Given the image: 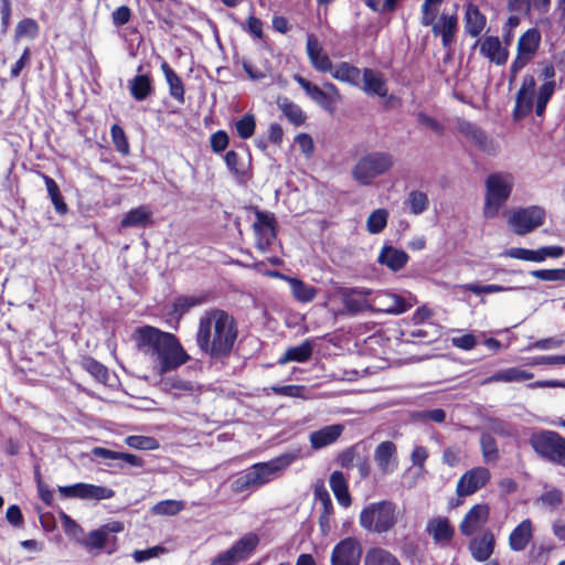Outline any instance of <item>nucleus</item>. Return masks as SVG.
Masks as SVG:
<instances>
[{
    "label": "nucleus",
    "mask_w": 565,
    "mask_h": 565,
    "mask_svg": "<svg viewBox=\"0 0 565 565\" xmlns=\"http://www.w3.org/2000/svg\"><path fill=\"white\" fill-rule=\"evenodd\" d=\"M278 107L292 125L300 126L305 122L306 115L300 106L288 98L279 99Z\"/></svg>",
    "instance_id": "obj_45"
},
{
    "label": "nucleus",
    "mask_w": 565,
    "mask_h": 565,
    "mask_svg": "<svg viewBox=\"0 0 565 565\" xmlns=\"http://www.w3.org/2000/svg\"><path fill=\"white\" fill-rule=\"evenodd\" d=\"M511 13L530 14L532 10L545 13L551 7V0H507Z\"/></svg>",
    "instance_id": "obj_37"
},
{
    "label": "nucleus",
    "mask_w": 565,
    "mask_h": 565,
    "mask_svg": "<svg viewBox=\"0 0 565 565\" xmlns=\"http://www.w3.org/2000/svg\"><path fill=\"white\" fill-rule=\"evenodd\" d=\"M131 18V10L127 6L117 8L111 14L113 24L117 28L128 23Z\"/></svg>",
    "instance_id": "obj_64"
},
{
    "label": "nucleus",
    "mask_w": 565,
    "mask_h": 565,
    "mask_svg": "<svg viewBox=\"0 0 565 565\" xmlns=\"http://www.w3.org/2000/svg\"><path fill=\"white\" fill-rule=\"evenodd\" d=\"M411 307L412 305L407 303L403 297L387 291L377 292L371 303V308L390 315H401Z\"/></svg>",
    "instance_id": "obj_21"
},
{
    "label": "nucleus",
    "mask_w": 565,
    "mask_h": 565,
    "mask_svg": "<svg viewBox=\"0 0 565 565\" xmlns=\"http://www.w3.org/2000/svg\"><path fill=\"white\" fill-rule=\"evenodd\" d=\"M315 498L321 504V513L319 515V526L322 534L327 535L331 530V520L333 516V504L329 492L324 487H317L315 489Z\"/></svg>",
    "instance_id": "obj_29"
},
{
    "label": "nucleus",
    "mask_w": 565,
    "mask_h": 565,
    "mask_svg": "<svg viewBox=\"0 0 565 565\" xmlns=\"http://www.w3.org/2000/svg\"><path fill=\"white\" fill-rule=\"evenodd\" d=\"M490 471L484 467H476L465 472L457 482L458 497H468L483 488L490 480Z\"/></svg>",
    "instance_id": "obj_17"
},
{
    "label": "nucleus",
    "mask_w": 565,
    "mask_h": 565,
    "mask_svg": "<svg viewBox=\"0 0 565 565\" xmlns=\"http://www.w3.org/2000/svg\"><path fill=\"white\" fill-rule=\"evenodd\" d=\"M536 96L535 78L532 75H525L515 95V105L513 109L514 120H521L527 117L533 109L535 110Z\"/></svg>",
    "instance_id": "obj_12"
},
{
    "label": "nucleus",
    "mask_w": 565,
    "mask_h": 565,
    "mask_svg": "<svg viewBox=\"0 0 565 565\" xmlns=\"http://www.w3.org/2000/svg\"><path fill=\"white\" fill-rule=\"evenodd\" d=\"M530 445L542 458L565 467V438L552 430H542L530 437Z\"/></svg>",
    "instance_id": "obj_7"
},
{
    "label": "nucleus",
    "mask_w": 565,
    "mask_h": 565,
    "mask_svg": "<svg viewBox=\"0 0 565 565\" xmlns=\"http://www.w3.org/2000/svg\"><path fill=\"white\" fill-rule=\"evenodd\" d=\"M344 425L333 424L324 426L309 434V443L312 449L319 450L334 444L343 434Z\"/></svg>",
    "instance_id": "obj_25"
},
{
    "label": "nucleus",
    "mask_w": 565,
    "mask_h": 565,
    "mask_svg": "<svg viewBox=\"0 0 565 565\" xmlns=\"http://www.w3.org/2000/svg\"><path fill=\"white\" fill-rule=\"evenodd\" d=\"M487 24V19L483 13L479 10V8L473 3H468L466 6L465 12V29L466 32L472 36H479L484 30Z\"/></svg>",
    "instance_id": "obj_33"
},
{
    "label": "nucleus",
    "mask_w": 565,
    "mask_h": 565,
    "mask_svg": "<svg viewBox=\"0 0 565 565\" xmlns=\"http://www.w3.org/2000/svg\"><path fill=\"white\" fill-rule=\"evenodd\" d=\"M533 379V373L527 372L525 370L519 367H509L504 370H500L492 374L489 377H486L481 381V385H489L492 383H512V382H523Z\"/></svg>",
    "instance_id": "obj_32"
},
{
    "label": "nucleus",
    "mask_w": 565,
    "mask_h": 565,
    "mask_svg": "<svg viewBox=\"0 0 565 565\" xmlns=\"http://www.w3.org/2000/svg\"><path fill=\"white\" fill-rule=\"evenodd\" d=\"M533 539V525L530 519L523 520L509 536V546L514 552L526 548Z\"/></svg>",
    "instance_id": "obj_30"
},
{
    "label": "nucleus",
    "mask_w": 565,
    "mask_h": 565,
    "mask_svg": "<svg viewBox=\"0 0 565 565\" xmlns=\"http://www.w3.org/2000/svg\"><path fill=\"white\" fill-rule=\"evenodd\" d=\"M39 31L38 23L32 19L21 20L15 28V41L21 38L30 36L35 38Z\"/></svg>",
    "instance_id": "obj_55"
},
{
    "label": "nucleus",
    "mask_w": 565,
    "mask_h": 565,
    "mask_svg": "<svg viewBox=\"0 0 565 565\" xmlns=\"http://www.w3.org/2000/svg\"><path fill=\"white\" fill-rule=\"evenodd\" d=\"M434 35H440L444 47L451 46L458 30V17L455 8H444L438 20L430 24Z\"/></svg>",
    "instance_id": "obj_15"
},
{
    "label": "nucleus",
    "mask_w": 565,
    "mask_h": 565,
    "mask_svg": "<svg viewBox=\"0 0 565 565\" xmlns=\"http://www.w3.org/2000/svg\"><path fill=\"white\" fill-rule=\"evenodd\" d=\"M494 548V536L491 532H486L482 535L473 539L470 543L471 555L476 561H487Z\"/></svg>",
    "instance_id": "obj_36"
},
{
    "label": "nucleus",
    "mask_w": 565,
    "mask_h": 565,
    "mask_svg": "<svg viewBox=\"0 0 565 565\" xmlns=\"http://www.w3.org/2000/svg\"><path fill=\"white\" fill-rule=\"evenodd\" d=\"M132 338L139 352L149 359L153 371L159 375L178 369L190 359L174 334L158 328L139 327Z\"/></svg>",
    "instance_id": "obj_2"
},
{
    "label": "nucleus",
    "mask_w": 565,
    "mask_h": 565,
    "mask_svg": "<svg viewBox=\"0 0 565 565\" xmlns=\"http://www.w3.org/2000/svg\"><path fill=\"white\" fill-rule=\"evenodd\" d=\"M83 367L93 375L99 383H106L109 379V373L106 366L94 359H88L83 362Z\"/></svg>",
    "instance_id": "obj_54"
},
{
    "label": "nucleus",
    "mask_w": 565,
    "mask_h": 565,
    "mask_svg": "<svg viewBox=\"0 0 565 565\" xmlns=\"http://www.w3.org/2000/svg\"><path fill=\"white\" fill-rule=\"evenodd\" d=\"M110 134L116 149L124 154L128 153L129 143L124 129L118 125H113L110 128Z\"/></svg>",
    "instance_id": "obj_58"
},
{
    "label": "nucleus",
    "mask_w": 565,
    "mask_h": 565,
    "mask_svg": "<svg viewBox=\"0 0 565 565\" xmlns=\"http://www.w3.org/2000/svg\"><path fill=\"white\" fill-rule=\"evenodd\" d=\"M330 488L339 504L348 508L351 505V495L348 490V483L342 472L333 471L329 479Z\"/></svg>",
    "instance_id": "obj_40"
},
{
    "label": "nucleus",
    "mask_w": 565,
    "mask_h": 565,
    "mask_svg": "<svg viewBox=\"0 0 565 565\" xmlns=\"http://www.w3.org/2000/svg\"><path fill=\"white\" fill-rule=\"evenodd\" d=\"M489 507L487 504L473 505L460 523V531L463 535H471L488 521Z\"/></svg>",
    "instance_id": "obj_26"
},
{
    "label": "nucleus",
    "mask_w": 565,
    "mask_h": 565,
    "mask_svg": "<svg viewBox=\"0 0 565 565\" xmlns=\"http://www.w3.org/2000/svg\"><path fill=\"white\" fill-rule=\"evenodd\" d=\"M259 542L255 533H247L241 537L231 548L220 553L213 561L212 565H236L246 561L255 551Z\"/></svg>",
    "instance_id": "obj_10"
},
{
    "label": "nucleus",
    "mask_w": 565,
    "mask_h": 565,
    "mask_svg": "<svg viewBox=\"0 0 565 565\" xmlns=\"http://www.w3.org/2000/svg\"><path fill=\"white\" fill-rule=\"evenodd\" d=\"M167 550L160 545L149 547L147 550H136L132 553V557L136 563H142L150 558L158 557L159 555L166 553Z\"/></svg>",
    "instance_id": "obj_60"
},
{
    "label": "nucleus",
    "mask_w": 565,
    "mask_h": 565,
    "mask_svg": "<svg viewBox=\"0 0 565 565\" xmlns=\"http://www.w3.org/2000/svg\"><path fill=\"white\" fill-rule=\"evenodd\" d=\"M409 260L408 254L392 245H384L377 256V262L392 271L403 269Z\"/></svg>",
    "instance_id": "obj_28"
},
{
    "label": "nucleus",
    "mask_w": 565,
    "mask_h": 565,
    "mask_svg": "<svg viewBox=\"0 0 565 565\" xmlns=\"http://www.w3.org/2000/svg\"><path fill=\"white\" fill-rule=\"evenodd\" d=\"M457 130L481 151L488 154H495L499 151L498 143L493 139L489 138L477 125L466 120H460L457 124Z\"/></svg>",
    "instance_id": "obj_16"
},
{
    "label": "nucleus",
    "mask_w": 565,
    "mask_h": 565,
    "mask_svg": "<svg viewBox=\"0 0 565 565\" xmlns=\"http://www.w3.org/2000/svg\"><path fill=\"white\" fill-rule=\"evenodd\" d=\"M531 275L537 279L544 281H564L565 280V269L556 268V269H536L531 273Z\"/></svg>",
    "instance_id": "obj_56"
},
{
    "label": "nucleus",
    "mask_w": 565,
    "mask_h": 565,
    "mask_svg": "<svg viewBox=\"0 0 565 565\" xmlns=\"http://www.w3.org/2000/svg\"><path fill=\"white\" fill-rule=\"evenodd\" d=\"M205 302V298L201 296H184L175 299L173 303L174 312L183 316L191 308L200 306Z\"/></svg>",
    "instance_id": "obj_51"
},
{
    "label": "nucleus",
    "mask_w": 565,
    "mask_h": 565,
    "mask_svg": "<svg viewBox=\"0 0 565 565\" xmlns=\"http://www.w3.org/2000/svg\"><path fill=\"white\" fill-rule=\"evenodd\" d=\"M374 461L382 475H392L398 467L396 445L390 440L380 443L374 450Z\"/></svg>",
    "instance_id": "obj_20"
},
{
    "label": "nucleus",
    "mask_w": 565,
    "mask_h": 565,
    "mask_svg": "<svg viewBox=\"0 0 565 565\" xmlns=\"http://www.w3.org/2000/svg\"><path fill=\"white\" fill-rule=\"evenodd\" d=\"M184 509V503L178 500H163L158 502L152 512L159 515H174Z\"/></svg>",
    "instance_id": "obj_53"
},
{
    "label": "nucleus",
    "mask_w": 565,
    "mask_h": 565,
    "mask_svg": "<svg viewBox=\"0 0 565 565\" xmlns=\"http://www.w3.org/2000/svg\"><path fill=\"white\" fill-rule=\"evenodd\" d=\"M444 0H424L422 4L420 23L424 26H429L437 18Z\"/></svg>",
    "instance_id": "obj_50"
},
{
    "label": "nucleus",
    "mask_w": 565,
    "mask_h": 565,
    "mask_svg": "<svg viewBox=\"0 0 565 565\" xmlns=\"http://www.w3.org/2000/svg\"><path fill=\"white\" fill-rule=\"evenodd\" d=\"M294 79L306 92L307 96L323 110L329 114L335 111L337 105L341 100V94L333 83L326 82L322 87H319L299 74H295Z\"/></svg>",
    "instance_id": "obj_8"
},
{
    "label": "nucleus",
    "mask_w": 565,
    "mask_h": 565,
    "mask_svg": "<svg viewBox=\"0 0 565 565\" xmlns=\"http://www.w3.org/2000/svg\"><path fill=\"white\" fill-rule=\"evenodd\" d=\"M271 391L281 396L300 397L305 398V392L307 391L303 385H284V386H271Z\"/></svg>",
    "instance_id": "obj_59"
},
{
    "label": "nucleus",
    "mask_w": 565,
    "mask_h": 565,
    "mask_svg": "<svg viewBox=\"0 0 565 565\" xmlns=\"http://www.w3.org/2000/svg\"><path fill=\"white\" fill-rule=\"evenodd\" d=\"M388 211L385 209L374 210L366 220V230L370 234H380L387 225Z\"/></svg>",
    "instance_id": "obj_48"
},
{
    "label": "nucleus",
    "mask_w": 565,
    "mask_h": 565,
    "mask_svg": "<svg viewBox=\"0 0 565 565\" xmlns=\"http://www.w3.org/2000/svg\"><path fill=\"white\" fill-rule=\"evenodd\" d=\"M256 121L252 114H245L241 119L235 122L237 135L242 139L250 138L255 132Z\"/></svg>",
    "instance_id": "obj_52"
},
{
    "label": "nucleus",
    "mask_w": 565,
    "mask_h": 565,
    "mask_svg": "<svg viewBox=\"0 0 565 565\" xmlns=\"http://www.w3.org/2000/svg\"><path fill=\"white\" fill-rule=\"evenodd\" d=\"M108 539V531L106 529H98L89 532L85 540V545L89 548L100 550L105 546Z\"/></svg>",
    "instance_id": "obj_57"
},
{
    "label": "nucleus",
    "mask_w": 565,
    "mask_h": 565,
    "mask_svg": "<svg viewBox=\"0 0 565 565\" xmlns=\"http://www.w3.org/2000/svg\"><path fill=\"white\" fill-rule=\"evenodd\" d=\"M295 460L296 455L284 454L269 461L254 463L232 480L231 490L236 494L255 491L279 478Z\"/></svg>",
    "instance_id": "obj_3"
},
{
    "label": "nucleus",
    "mask_w": 565,
    "mask_h": 565,
    "mask_svg": "<svg viewBox=\"0 0 565 565\" xmlns=\"http://www.w3.org/2000/svg\"><path fill=\"white\" fill-rule=\"evenodd\" d=\"M480 54L497 65H504L509 58V50L498 36L489 35L476 42Z\"/></svg>",
    "instance_id": "obj_22"
},
{
    "label": "nucleus",
    "mask_w": 565,
    "mask_h": 565,
    "mask_svg": "<svg viewBox=\"0 0 565 565\" xmlns=\"http://www.w3.org/2000/svg\"><path fill=\"white\" fill-rule=\"evenodd\" d=\"M450 341L454 347L466 351L472 350L478 344L477 338L471 333L452 337Z\"/></svg>",
    "instance_id": "obj_62"
},
{
    "label": "nucleus",
    "mask_w": 565,
    "mask_h": 565,
    "mask_svg": "<svg viewBox=\"0 0 565 565\" xmlns=\"http://www.w3.org/2000/svg\"><path fill=\"white\" fill-rule=\"evenodd\" d=\"M128 88L135 100H145L153 93L152 78L150 74L136 75L128 82Z\"/></svg>",
    "instance_id": "obj_38"
},
{
    "label": "nucleus",
    "mask_w": 565,
    "mask_h": 565,
    "mask_svg": "<svg viewBox=\"0 0 565 565\" xmlns=\"http://www.w3.org/2000/svg\"><path fill=\"white\" fill-rule=\"evenodd\" d=\"M330 73L337 81L348 83L350 85H358L361 79V71L347 62H341L335 67L332 66V71H330Z\"/></svg>",
    "instance_id": "obj_42"
},
{
    "label": "nucleus",
    "mask_w": 565,
    "mask_h": 565,
    "mask_svg": "<svg viewBox=\"0 0 565 565\" xmlns=\"http://www.w3.org/2000/svg\"><path fill=\"white\" fill-rule=\"evenodd\" d=\"M151 224V211L146 205L130 210L120 221L121 227H137Z\"/></svg>",
    "instance_id": "obj_41"
},
{
    "label": "nucleus",
    "mask_w": 565,
    "mask_h": 565,
    "mask_svg": "<svg viewBox=\"0 0 565 565\" xmlns=\"http://www.w3.org/2000/svg\"><path fill=\"white\" fill-rule=\"evenodd\" d=\"M312 351V343L309 340H306L297 347L288 348L285 354L279 359V363L286 364L291 361L306 362L311 358Z\"/></svg>",
    "instance_id": "obj_43"
},
{
    "label": "nucleus",
    "mask_w": 565,
    "mask_h": 565,
    "mask_svg": "<svg viewBox=\"0 0 565 565\" xmlns=\"http://www.w3.org/2000/svg\"><path fill=\"white\" fill-rule=\"evenodd\" d=\"M238 338L235 318L218 308L206 310L198 322L195 342L200 351L216 361L227 359Z\"/></svg>",
    "instance_id": "obj_1"
},
{
    "label": "nucleus",
    "mask_w": 565,
    "mask_h": 565,
    "mask_svg": "<svg viewBox=\"0 0 565 565\" xmlns=\"http://www.w3.org/2000/svg\"><path fill=\"white\" fill-rule=\"evenodd\" d=\"M307 55L313 68L321 73L332 71V62L323 52V47L313 34L307 36L306 44Z\"/></svg>",
    "instance_id": "obj_24"
},
{
    "label": "nucleus",
    "mask_w": 565,
    "mask_h": 565,
    "mask_svg": "<svg viewBox=\"0 0 565 565\" xmlns=\"http://www.w3.org/2000/svg\"><path fill=\"white\" fill-rule=\"evenodd\" d=\"M405 205L412 214L419 215L428 209L429 200L426 193L415 190L408 193Z\"/></svg>",
    "instance_id": "obj_47"
},
{
    "label": "nucleus",
    "mask_w": 565,
    "mask_h": 565,
    "mask_svg": "<svg viewBox=\"0 0 565 565\" xmlns=\"http://www.w3.org/2000/svg\"><path fill=\"white\" fill-rule=\"evenodd\" d=\"M58 492L65 498L96 501L111 499L115 495L110 488L84 482L60 487Z\"/></svg>",
    "instance_id": "obj_13"
},
{
    "label": "nucleus",
    "mask_w": 565,
    "mask_h": 565,
    "mask_svg": "<svg viewBox=\"0 0 565 565\" xmlns=\"http://www.w3.org/2000/svg\"><path fill=\"white\" fill-rule=\"evenodd\" d=\"M361 554L360 543L355 539L347 537L333 547L331 565H359Z\"/></svg>",
    "instance_id": "obj_18"
},
{
    "label": "nucleus",
    "mask_w": 565,
    "mask_h": 565,
    "mask_svg": "<svg viewBox=\"0 0 565 565\" xmlns=\"http://www.w3.org/2000/svg\"><path fill=\"white\" fill-rule=\"evenodd\" d=\"M340 294L349 313L356 315L371 309V303L367 302V296L370 295L369 290L345 288L341 289Z\"/></svg>",
    "instance_id": "obj_27"
},
{
    "label": "nucleus",
    "mask_w": 565,
    "mask_h": 565,
    "mask_svg": "<svg viewBox=\"0 0 565 565\" xmlns=\"http://www.w3.org/2000/svg\"><path fill=\"white\" fill-rule=\"evenodd\" d=\"M480 447L484 462L494 463L499 460L497 441L490 433L481 434Z\"/></svg>",
    "instance_id": "obj_46"
},
{
    "label": "nucleus",
    "mask_w": 565,
    "mask_h": 565,
    "mask_svg": "<svg viewBox=\"0 0 565 565\" xmlns=\"http://www.w3.org/2000/svg\"><path fill=\"white\" fill-rule=\"evenodd\" d=\"M545 220V211L536 205L518 209L509 217V225L518 235H525L541 226Z\"/></svg>",
    "instance_id": "obj_11"
},
{
    "label": "nucleus",
    "mask_w": 565,
    "mask_h": 565,
    "mask_svg": "<svg viewBox=\"0 0 565 565\" xmlns=\"http://www.w3.org/2000/svg\"><path fill=\"white\" fill-rule=\"evenodd\" d=\"M161 71L169 86L170 96L173 97L178 103L183 104L185 90L182 79L166 61L161 63Z\"/></svg>",
    "instance_id": "obj_39"
},
{
    "label": "nucleus",
    "mask_w": 565,
    "mask_h": 565,
    "mask_svg": "<svg viewBox=\"0 0 565 565\" xmlns=\"http://www.w3.org/2000/svg\"><path fill=\"white\" fill-rule=\"evenodd\" d=\"M399 516L396 503L383 500L367 504L360 513L361 526L373 533L382 534L391 531Z\"/></svg>",
    "instance_id": "obj_4"
},
{
    "label": "nucleus",
    "mask_w": 565,
    "mask_h": 565,
    "mask_svg": "<svg viewBox=\"0 0 565 565\" xmlns=\"http://www.w3.org/2000/svg\"><path fill=\"white\" fill-rule=\"evenodd\" d=\"M364 565H401L395 555L382 547L370 548L364 557Z\"/></svg>",
    "instance_id": "obj_44"
},
{
    "label": "nucleus",
    "mask_w": 565,
    "mask_h": 565,
    "mask_svg": "<svg viewBox=\"0 0 565 565\" xmlns=\"http://www.w3.org/2000/svg\"><path fill=\"white\" fill-rule=\"evenodd\" d=\"M363 90L367 95L380 97L387 96L388 89L383 74L372 68L363 70Z\"/></svg>",
    "instance_id": "obj_31"
},
{
    "label": "nucleus",
    "mask_w": 565,
    "mask_h": 565,
    "mask_svg": "<svg viewBox=\"0 0 565 565\" xmlns=\"http://www.w3.org/2000/svg\"><path fill=\"white\" fill-rule=\"evenodd\" d=\"M210 145L214 152H222L228 146V136L225 131L218 130L214 132L210 138Z\"/></svg>",
    "instance_id": "obj_63"
},
{
    "label": "nucleus",
    "mask_w": 565,
    "mask_h": 565,
    "mask_svg": "<svg viewBox=\"0 0 565 565\" xmlns=\"http://www.w3.org/2000/svg\"><path fill=\"white\" fill-rule=\"evenodd\" d=\"M427 532L433 536L434 541L438 544L448 543L454 536V529L451 527L447 518L437 516L427 522Z\"/></svg>",
    "instance_id": "obj_34"
},
{
    "label": "nucleus",
    "mask_w": 565,
    "mask_h": 565,
    "mask_svg": "<svg viewBox=\"0 0 565 565\" xmlns=\"http://www.w3.org/2000/svg\"><path fill=\"white\" fill-rule=\"evenodd\" d=\"M281 279L286 280L289 284L292 297L302 303L311 302L317 294L318 289L315 286L308 285L301 279L289 277L286 275H280Z\"/></svg>",
    "instance_id": "obj_35"
},
{
    "label": "nucleus",
    "mask_w": 565,
    "mask_h": 565,
    "mask_svg": "<svg viewBox=\"0 0 565 565\" xmlns=\"http://www.w3.org/2000/svg\"><path fill=\"white\" fill-rule=\"evenodd\" d=\"M513 184L514 178L508 172L492 173L487 178L483 206L486 218H493L498 215L500 209L510 198Z\"/></svg>",
    "instance_id": "obj_6"
},
{
    "label": "nucleus",
    "mask_w": 565,
    "mask_h": 565,
    "mask_svg": "<svg viewBox=\"0 0 565 565\" xmlns=\"http://www.w3.org/2000/svg\"><path fill=\"white\" fill-rule=\"evenodd\" d=\"M253 224L256 246L262 252L268 249L276 238V220L273 213L256 211Z\"/></svg>",
    "instance_id": "obj_14"
},
{
    "label": "nucleus",
    "mask_w": 565,
    "mask_h": 565,
    "mask_svg": "<svg viewBox=\"0 0 565 565\" xmlns=\"http://www.w3.org/2000/svg\"><path fill=\"white\" fill-rule=\"evenodd\" d=\"M541 75L545 82L540 86L535 100V114L539 117L544 115L546 105L552 98L556 87V83L553 79L555 76V68L553 65H546L542 70Z\"/></svg>",
    "instance_id": "obj_23"
},
{
    "label": "nucleus",
    "mask_w": 565,
    "mask_h": 565,
    "mask_svg": "<svg viewBox=\"0 0 565 565\" xmlns=\"http://www.w3.org/2000/svg\"><path fill=\"white\" fill-rule=\"evenodd\" d=\"M394 163V157L390 152H369L356 161L352 168L351 174L353 180L359 184L370 185L376 178L390 172Z\"/></svg>",
    "instance_id": "obj_5"
},
{
    "label": "nucleus",
    "mask_w": 565,
    "mask_h": 565,
    "mask_svg": "<svg viewBox=\"0 0 565 565\" xmlns=\"http://www.w3.org/2000/svg\"><path fill=\"white\" fill-rule=\"evenodd\" d=\"M125 444L130 448L138 450H156L160 446L156 438L141 435H131L126 437Z\"/></svg>",
    "instance_id": "obj_49"
},
{
    "label": "nucleus",
    "mask_w": 565,
    "mask_h": 565,
    "mask_svg": "<svg viewBox=\"0 0 565 565\" xmlns=\"http://www.w3.org/2000/svg\"><path fill=\"white\" fill-rule=\"evenodd\" d=\"M163 390L173 398L190 397L198 403L201 394V386L194 382L183 380L179 376L167 377L162 381Z\"/></svg>",
    "instance_id": "obj_19"
},
{
    "label": "nucleus",
    "mask_w": 565,
    "mask_h": 565,
    "mask_svg": "<svg viewBox=\"0 0 565 565\" xmlns=\"http://www.w3.org/2000/svg\"><path fill=\"white\" fill-rule=\"evenodd\" d=\"M541 43V33L537 29L526 30L519 39L516 56L510 66L511 79L523 70L536 55Z\"/></svg>",
    "instance_id": "obj_9"
},
{
    "label": "nucleus",
    "mask_w": 565,
    "mask_h": 565,
    "mask_svg": "<svg viewBox=\"0 0 565 565\" xmlns=\"http://www.w3.org/2000/svg\"><path fill=\"white\" fill-rule=\"evenodd\" d=\"M462 457V449L452 445L447 447L443 452V462L449 467H456L460 463Z\"/></svg>",
    "instance_id": "obj_61"
}]
</instances>
